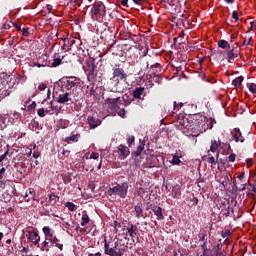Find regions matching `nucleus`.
Here are the masks:
<instances>
[{
	"instance_id": "nucleus-57",
	"label": "nucleus",
	"mask_w": 256,
	"mask_h": 256,
	"mask_svg": "<svg viewBox=\"0 0 256 256\" xmlns=\"http://www.w3.org/2000/svg\"><path fill=\"white\" fill-rule=\"evenodd\" d=\"M69 3H71L72 5H77L78 7H81V3L79 2V0H70Z\"/></svg>"
},
{
	"instance_id": "nucleus-26",
	"label": "nucleus",
	"mask_w": 256,
	"mask_h": 256,
	"mask_svg": "<svg viewBox=\"0 0 256 256\" xmlns=\"http://www.w3.org/2000/svg\"><path fill=\"white\" fill-rule=\"evenodd\" d=\"M25 199L26 201H31V199L35 201V189L29 188L28 190H26Z\"/></svg>"
},
{
	"instance_id": "nucleus-1",
	"label": "nucleus",
	"mask_w": 256,
	"mask_h": 256,
	"mask_svg": "<svg viewBox=\"0 0 256 256\" xmlns=\"http://www.w3.org/2000/svg\"><path fill=\"white\" fill-rule=\"evenodd\" d=\"M127 72H125V69L119 67V65H115V67L112 69V77L110 78L108 82V89L111 93H121V81H127Z\"/></svg>"
},
{
	"instance_id": "nucleus-20",
	"label": "nucleus",
	"mask_w": 256,
	"mask_h": 256,
	"mask_svg": "<svg viewBox=\"0 0 256 256\" xmlns=\"http://www.w3.org/2000/svg\"><path fill=\"white\" fill-rule=\"evenodd\" d=\"M230 181L231 179L227 174L222 175L221 178L218 180V182L220 183V187H222V189H225V187L229 185Z\"/></svg>"
},
{
	"instance_id": "nucleus-39",
	"label": "nucleus",
	"mask_w": 256,
	"mask_h": 256,
	"mask_svg": "<svg viewBox=\"0 0 256 256\" xmlns=\"http://www.w3.org/2000/svg\"><path fill=\"white\" fill-rule=\"evenodd\" d=\"M218 47H220V49H227V47H230V45L229 42H227V40H219Z\"/></svg>"
},
{
	"instance_id": "nucleus-60",
	"label": "nucleus",
	"mask_w": 256,
	"mask_h": 256,
	"mask_svg": "<svg viewBox=\"0 0 256 256\" xmlns=\"http://www.w3.org/2000/svg\"><path fill=\"white\" fill-rule=\"evenodd\" d=\"M32 127H33V129H39V122L34 121V122L32 123Z\"/></svg>"
},
{
	"instance_id": "nucleus-11",
	"label": "nucleus",
	"mask_w": 256,
	"mask_h": 256,
	"mask_svg": "<svg viewBox=\"0 0 256 256\" xmlns=\"http://www.w3.org/2000/svg\"><path fill=\"white\" fill-rule=\"evenodd\" d=\"M193 118L189 117H182L178 119V123H179V129H181V131H183V133H188L189 135V131L191 130V124H192Z\"/></svg>"
},
{
	"instance_id": "nucleus-35",
	"label": "nucleus",
	"mask_w": 256,
	"mask_h": 256,
	"mask_svg": "<svg viewBox=\"0 0 256 256\" xmlns=\"http://www.w3.org/2000/svg\"><path fill=\"white\" fill-rule=\"evenodd\" d=\"M49 203H52V205L59 203V196H57L54 192L50 193L49 194Z\"/></svg>"
},
{
	"instance_id": "nucleus-2",
	"label": "nucleus",
	"mask_w": 256,
	"mask_h": 256,
	"mask_svg": "<svg viewBox=\"0 0 256 256\" xmlns=\"http://www.w3.org/2000/svg\"><path fill=\"white\" fill-rule=\"evenodd\" d=\"M205 121H207V118L202 116L198 119L192 118V124L188 135L191 137H199L201 133L207 131V123Z\"/></svg>"
},
{
	"instance_id": "nucleus-7",
	"label": "nucleus",
	"mask_w": 256,
	"mask_h": 256,
	"mask_svg": "<svg viewBox=\"0 0 256 256\" xmlns=\"http://www.w3.org/2000/svg\"><path fill=\"white\" fill-rule=\"evenodd\" d=\"M129 191V183L123 182L121 184H116V186L110 188L109 192L116 197H120V199H125L127 197V193Z\"/></svg>"
},
{
	"instance_id": "nucleus-29",
	"label": "nucleus",
	"mask_w": 256,
	"mask_h": 256,
	"mask_svg": "<svg viewBox=\"0 0 256 256\" xmlns=\"http://www.w3.org/2000/svg\"><path fill=\"white\" fill-rule=\"evenodd\" d=\"M61 177H62L63 183L65 185H69V183H71V181H73V178H71V173L70 172L63 173L61 175Z\"/></svg>"
},
{
	"instance_id": "nucleus-51",
	"label": "nucleus",
	"mask_w": 256,
	"mask_h": 256,
	"mask_svg": "<svg viewBox=\"0 0 256 256\" xmlns=\"http://www.w3.org/2000/svg\"><path fill=\"white\" fill-rule=\"evenodd\" d=\"M7 155H9V149H7L5 153L0 156V163H3V160L5 157H7Z\"/></svg>"
},
{
	"instance_id": "nucleus-54",
	"label": "nucleus",
	"mask_w": 256,
	"mask_h": 256,
	"mask_svg": "<svg viewBox=\"0 0 256 256\" xmlns=\"http://www.w3.org/2000/svg\"><path fill=\"white\" fill-rule=\"evenodd\" d=\"M253 163H254L253 159H251V158L246 159L247 167H252Z\"/></svg>"
},
{
	"instance_id": "nucleus-50",
	"label": "nucleus",
	"mask_w": 256,
	"mask_h": 256,
	"mask_svg": "<svg viewBox=\"0 0 256 256\" xmlns=\"http://www.w3.org/2000/svg\"><path fill=\"white\" fill-rule=\"evenodd\" d=\"M37 115L39 117H45V110L43 108L38 109Z\"/></svg>"
},
{
	"instance_id": "nucleus-47",
	"label": "nucleus",
	"mask_w": 256,
	"mask_h": 256,
	"mask_svg": "<svg viewBox=\"0 0 256 256\" xmlns=\"http://www.w3.org/2000/svg\"><path fill=\"white\" fill-rule=\"evenodd\" d=\"M238 179L239 181H241L242 183H245V172H240L238 174Z\"/></svg>"
},
{
	"instance_id": "nucleus-62",
	"label": "nucleus",
	"mask_w": 256,
	"mask_h": 256,
	"mask_svg": "<svg viewBox=\"0 0 256 256\" xmlns=\"http://www.w3.org/2000/svg\"><path fill=\"white\" fill-rule=\"evenodd\" d=\"M13 26L15 27V29L17 31H21V25L17 24V23H14Z\"/></svg>"
},
{
	"instance_id": "nucleus-16",
	"label": "nucleus",
	"mask_w": 256,
	"mask_h": 256,
	"mask_svg": "<svg viewBox=\"0 0 256 256\" xmlns=\"http://www.w3.org/2000/svg\"><path fill=\"white\" fill-rule=\"evenodd\" d=\"M199 237V241L203 250V255H205L206 253H209V248L207 247V234L205 233H201L198 235Z\"/></svg>"
},
{
	"instance_id": "nucleus-18",
	"label": "nucleus",
	"mask_w": 256,
	"mask_h": 256,
	"mask_svg": "<svg viewBox=\"0 0 256 256\" xmlns=\"http://www.w3.org/2000/svg\"><path fill=\"white\" fill-rule=\"evenodd\" d=\"M144 94H145V88L144 87H136L132 91L133 99L131 101H135V99H143V98H141V96L144 95Z\"/></svg>"
},
{
	"instance_id": "nucleus-4",
	"label": "nucleus",
	"mask_w": 256,
	"mask_h": 256,
	"mask_svg": "<svg viewBox=\"0 0 256 256\" xmlns=\"http://www.w3.org/2000/svg\"><path fill=\"white\" fill-rule=\"evenodd\" d=\"M79 88V82L77 79L70 77L68 79L62 80V91H66L73 95V100L77 101L76 97L79 95L77 89Z\"/></svg>"
},
{
	"instance_id": "nucleus-45",
	"label": "nucleus",
	"mask_w": 256,
	"mask_h": 256,
	"mask_svg": "<svg viewBox=\"0 0 256 256\" xmlns=\"http://www.w3.org/2000/svg\"><path fill=\"white\" fill-rule=\"evenodd\" d=\"M35 107H37V103L33 101L30 105H28V111H35Z\"/></svg>"
},
{
	"instance_id": "nucleus-55",
	"label": "nucleus",
	"mask_w": 256,
	"mask_h": 256,
	"mask_svg": "<svg viewBox=\"0 0 256 256\" xmlns=\"http://www.w3.org/2000/svg\"><path fill=\"white\" fill-rule=\"evenodd\" d=\"M90 159H99V153L92 152L91 155H90Z\"/></svg>"
},
{
	"instance_id": "nucleus-59",
	"label": "nucleus",
	"mask_w": 256,
	"mask_h": 256,
	"mask_svg": "<svg viewBox=\"0 0 256 256\" xmlns=\"http://www.w3.org/2000/svg\"><path fill=\"white\" fill-rule=\"evenodd\" d=\"M191 202L193 203V205H197V203H199V199L194 196V197L191 199Z\"/></svg>"
},
{
	"instance_id": "nucleus-23",
	"label": "nucleus",
	"mask_w": 256,
	"mask_h": 256,
	"mask_svg": "<svg viewBox=\"0 0 256 256\" xmlns=\"http://www.w3.org/2000/svg\"><path fill=\"white\" fill-rule=\"evenodd\" d=\"M10 91L7 88L3 87V83L0 82V101H3L5 97H9Z\"/></svg>"
},
{
	"instance_id": "nucleus-32",
	"label": "nucleus",
	"mask_w": 256,
	"mask_h": 256,
	"mask_svg": "<svg viewBox=\"0 0 256 256\" xmlns=\"http://www.w3.org/2000/svg\"><path fill=\"white\" fill-rule=\"evenodd\" d=\"M57 55H59V54H54V59H53L52 63L50 64L51 67H59V65H61V63L63 61V57L59 58V57H57Z\"/></svg>"
},
{
	"instance_id": "nucleus-31",
	"label": "nucleus",
	"mask_w": 256,
	"mask_h": 256,
	"mask_svg": "<svg viewBox=\"0 0 256 256\" xmlns=\"http://www.w3.org/2000/svg\"><path fill=\"white\" fill-rule=\"evenodd\" d=\"M134 211L136 213V219H141V217H143V208L141 207V205L134 206Z\"/></svg>"
},
{
	"instance_id": "nucleus-30",
	"label": "nucleus",
	"mask_w": 256,
	"mask_h": 256,
	"mask_svg": "<svg viewBox=\"0 0 256 256\" xmlns=\"http://www.w3.org/2000/svg\"><path fill=\"white\" fill-rule=\"evenodd\" d=\"M144 149H145V142H140V145L138 146L137 151L132 152V155H134V157H139V155L143 153Z\"/></svg>"
},
{
	"instance_id": "nucleus-25",
	"label": "nucleus",
	"mask_w": 256,
	"mask_h": 256,
	"mask_svg": "<svg viewBox=\"0 0 256 256\" xmlns=\"http://www.w3.org/2000/svg\"><path fill=\"white\" fill-rule=\"evenodd\" d=\"M172 195L174 199H180L181 198V186L179 184H176L172 189Z\"/></svg>"
},
{
	"instance_id": "nucleus-21",
	"label": "nucleus",
	"mask_w": 256,
	"mask_h": 256,
	"mask_svg": "<svg viewBox=\"0 0 256 256\" xmlns=\"http://www.w3.org/2000/svg\"><path fill=\"white\" fill-rule=\"evenodd\" d=\"M48 241L52 245H55L57 249H59L60 251H63V244L59 243V238H57V236H52L51 238H48Z\"/></svg>"
},
{
	"instance_id": "nucleus-10",
	"label": "nucleus",
	"mask_w": 256,
	"mask_h": 256,
	"mask_svg": "<svg viewBox=\"0 0 256 256\" xmlns=\"http://www.w3.org/2000/svg\"><path fill=\"white\" fill-rule=\"evenodd\" d=\"M119 101H121V96L106 98L104 100V107L109 113H115V111H119Z\"/></svg>"
},
{
	"instance_id": "nucleus-46",
	"label": "nucleus",
	"mask_w": 256,
	"mask_h": 256,
	"mask_svg": "<svg viewBox=\"0 0 256 256\" xmlns=\"http://www.w3.org/2000/svg\"><path fill=\"white\" fill-rule=\"evenodd\" d=\"M223 239H229L231 237V231L226 230L225 232H222Z\"/></svg>"
},
{
	"instance_id": "nucleus-61",
	"label": "nucleus",
	"mask_w": 256,
	"mask_h": 256,
	"mask_svg": "<svg viewBox=\"0 0 256 256\" xmlns=\"http://www.w3.org/2000/svg\"><path fill=\"white\" fill-rule=\"evenodd\" d=\"M246 185L247 184H241L238 191H245V189H247Z\"/></svg>"
},
{
	"instance_id": "nucleus-36",
	"label": "nucleus",
	"mask_w": 256,
	"mask_h": 256,
	"mask_svg": "<svg viewBox=\"0 0 256 256\" xmlns=\"http://www.w3.org/2000/svg\"><path fill=\"white\" fill-rule=\"evenodd\" d=\"M42 231H43L45 237H50V238L53 237L54 231L51 230V228L49 226H44L42 228Z\"/></svg>"
},
{
	"instance_id": "nucleus-42",
	"label": "nucleus",
	"mask_w": 256,
	"mask_h": 256,
	"mask_svg": "<svg viewBox=\"0 0 256 256\" xmlns=\"http://www.w3.org/2000/svg\"><path fill=\"white\" fill-rule=\"evenodd\" d=\"M65 207L69 209L70 211H75V204L73 202H66Z\"/></svg>"
},
{
	"instance_id": "nucleus-34",
	"label": "nucleus",
	"mask_w": 256,
	"mask_h": 256,
	"mask_svg": "<svg viewBox=\"0 0 256 256\" xmlns=\"http://www.w3.org/2000/svg\"><path fill=\"white\" fill-rule=\"evenodd\" d=\"M79 137H81V135L79 134H73L70 137L65 138V143H71V141H73L74 143H77V141H79Z\"/></svg>"
},
{
	"instance_id": "nucleus-37",
	"label": "nucleus",
	"mask_w": 256,
	"mask_h": 256,
	"mask_svg": "<svg viewBox=\"0 0 256 256\" xmlns=\"http://www.w3.org/2000/svg\"><path fill=\"white\" fill-rule=\"evenodd\" d=\"M81 220H82L81 226L85 227V225H87V223H89V221H91V218H89V215L85 212L84 214H82Z\"/></svg>"
},
{
	"instance_id": "nucleus-56",
	"label": "nucleus",
	"mask_w": 256,
	"mask_h": 256,
	"mask_svg": "<svg viewBox=\"0 0 256 256\" xmlns=\"http://www.w3.org/2000/svg\"><path fill=\"white\" fill-rule=\"evenodd\" d=\"M38 89H39V91H45V89H47V84H44V83L40 84L38 86Z\"/></svg>"
},
{
	"instance_id": "nucleus-63",
	"label": "nucleus",
	"mask_w": 256,
	"mask_h": 256,
	"mask_svg": "<svg viewBox=\"0 0 256 256\" xmlns=\"http://www.w3.org/2000/svg\"><path fill=\"white\" fill-rule=\"evenodd\" d=\"M3 175H5V168H1L0 169V179L3 177Z\"/></svg>"
},
{
	"instance_id": "nucleus-41",
	"label": "nucleus",
	"mask_w": 256,
	"mask_h": 256,
	"mask_svg": "<svg viewBox=\"0 0 256 256\" xmlns=\"http://www.w3.org/2000/svg\"><path fill=\"white\" fill-rule=\"evenodd\" d=\"M248 89H249L250 93H253V95H256V84L255 83L248 84Z\"/></svg>"
},
{
	"instance_id": "nucleus-17",
	"label": "nucleus",
	"mask_w": 256,
	"mask_h": 256,
	"mask_svg": "<svg viewBox=\"0 0 256 256\" xmlns=\"http://www.w3.org/2000/svg\"><path fill=\"white\" fill-rule=\"evenodd\" d=\"M77 41L75 39H65L64 38V43L61 47L62 51H71L73 49V45H75Z\"/></svg>"
},
{
	"instance_id": "nucleus-44",
	"label": "nucleus",
	"mask_w": 256,
	"mask_h": 256,
	"mask_svg": "<svg viewBox=\"0 0 256 256\" xmlns=\"http://www.w3.org/2000/svg\"><path fill=\"white\" fill-rule=\"evenodd\" d=\"M232 19H234V23H237V21H239V13L237 11L232 12Z\"/></svg>"
},
{
	"instance_id": "nucleus-27",
	"label": "nucleus",
	"mask_w": 256,
	"mask_h": 256,
	"mask_svg": "<svg viewBox=\"0 0 256 256\" xmlns=\"http://www.w3.org/2000/svg\"><path fill=\"white\" fill-rule=\"evenodd\" d=\"M227 59L230 63H233L237 57H239V54L235 53V49H232L226 53Z\"/></svg>"
},
{
	"instance_id": "nucleus-3",
	"label": "nucleus",
	"mask_w": 256,
	"mask_h": 256,
	"mask_svg": "<svg viewBox=\"0 0 256 256\" xmlns=\"http://www.w3.org/2000/svg\"><path fill=\"white\" fill-rule=\"evenodd\" d=\"M91 17L95 19V21H103L105 16L107 15V7L101 1L95 2L91 9Z\"/></svg>"
},
{
	"instance_id": "nucleus-38",
	"label": "nucleus",
	"mask_w": 256,
	"mask_h": 256,
	"mask_svg": "<svg viewBox=\"0 0 256 256\" xmlns=\"http://www.w3.org/2000/svg\"><path fill=\"white\" fill-rule=\"evenodd\" d=\"M181 107H185L186 109L188 107H191V105L189 104H184V103H177V101H174V111H179V109H181Z\"/></svg>"
},
{
	"instance_id": "nucleus-8",
	"label": "nucleus",
	"mask_w": 256,
	"mask_h": 256,
	"mask_svg": "<svg viewBox=\"0 0 256 256\" xmlns=\"http://www.w3.org/2000/svg\"><path fill=\"white\" fill-rule=\"evenodd\" d=\"M22 237L27 239V243H31L38 248L40 247L39 243L41 241V236H39V231L37 229L23 231Z\"/></svg>"
},
{
	"instance_id": "nucleus-33",
	"label": "nucleus",
	"mask_w": 256,
	"mask_h": 256,
	"mask_svg": "<svg viewBox=\"0 0 256 256\" xmlns=\"http://www.w3.org/2000/svg\"><path fill=\"white\" fill-rule=\"evenodd\" d=\"M40 251H49L51 249V246H49V239H45V241L42 242L41 246L38 248Z\"/></svg>"
},
{
	"instance_id": "nucleus-12",
	"label": "nucleus",
	"mask_w": 256,
	"mask_h": 256,
	"mask_svg": "<svg viewBox=\"0 0 256 256\" xmlns=\"http://www.w3.org/2000/svg\"><path fill=\"white\" fill-rule=\"evenodd\" d=\"M117 154H118V159H120V161H124V159H127V157L131 155V151L129 150V147L123 144H120L118 146Z\"/></svg>"
},
{
	"instance_id": "nucleus-9",
	"label": "nucleus",
	"mask_w": 256,
	"mask_h": 256,
	"mask_svg": "<svg viewBox=\"0 0 256 256\" xmlns=\"http://www.w3.org/2000/svg\"><path fill=\"white\" fill-rule=\"evenodd\" d=\"M126 231L129 237H131L132 239V243L130 244L127 243L126 247H128L129 249H133V247L137 245V243L135 242V239H139V227H137V225L133 223H128L126 227Z\"/></svg>"
},
{
	"instance_id": "nucleus-48",
	"label": "nucleus",
	"mask_w": 256,
	"mask_h": 256,
	"mask_svg": "<svg viewBox=\"0 0 256 256\" xmlns=\"http://www.w3.org/2000/svg\"><path fill=\"white\" fill-rule=\"evenodd\" d=\"M117 113H118L119 117H122V119H125L126 113H125V109L124 108L119 109Z\"/></svg>"
},
{
	"instance_id": "nucleus-40",
	"label": "nucleus",
	"mask_w": 256,
	"mask_h": 256,
	"mask_svg": "<svg viewBox=\"0 0 256 256\" xmlns=\"http://www.w3.org/2000/svg\"><path fill=\"white\" fill-rule=\"evenodd\" d=\"M135 143V136L133 135H128L127 136V144H128V147H133Z\"/></svg>"
},
{
	"instance_id": "nucleus-53",
	"label": "nucleus",
	"mask_w": 256,
	"mask_h": 256,
	"mask_svg": "<svg viewBox=\"0 0 256 256\" xmlns=\"http://www.w3.org/2000/svg\"><path fill=\"white\" fill-rule=\"evenodd\" d=\"M251 41H253V37H250L248 40H244L242 45L244 46L251 45Z\"/></svg>"
},
{
	"instance_id": "nucleus-22",
	"label": "nucleus",
	"mask_w": 256,
	"mask_h": 256,
	"mask_svg": "<svg viewBox=\"0 0 256 256\" xmlns=\"http://www.w3.org/2000/svg\"><path fill=\"white\" fill-rule=\"evenodd\" d=\"M219 145L216 140H212V145L210 147L211 153H216V160L219 161Z\"/></svg>"
},
{
	"instance_id": "nucleus-58",
	"label": "nucleus",
	"mask_w": 256,
	"mask_h": 256,
	"mask_svg": "<svg viewBox=\"0 0 256 256\" xmlns=\"http://www.w3.org/2000/svg\"><path fill=\"white\" fill-rule=\"evenodd\" d=\"M228 160L230 161V163H233L235 161V154H230Z\"/></svg>"
},
{
	"instance_id": "nucleus-14",
	"label": "nucleus",
	"mask_w": 256,
	"mask_h": 256,
	"mask_svg": "<svg viewBox=\"0 0 256 256\" xmlns=\"http://www.w3.org/2000/svg\"><path fill=\"white\" fill-rule=\"evenodd\" d=\"M72 95L73 94H71V92H63L62 94H59L57 97V103H61L64 105V103L73 101V98H71Z\"/></svg>"
},
{
	"instance_id": "nucleus-6",
	"label": "nucleus",
	"mask_w": 256,
	"mask_h": 256,
	"mask_svg": "<svg viewBox=\"0 0 256 256\" xmlns=\"http://www.w3.org/2000/svg\"><path fill=\"white\" fill-rule=\"evenodd\" d=\"M83 69L87 75L88 81H95V77H97V66L95 65V58L90 57Z\"/></svg>"
},
{
	"instance_id": "nucleus-5",
	"label": "nucleus",
	"mask_w": 256,
	"mask_h": 256,
	"mask_svg": "<svg viewBox=\"0 0 256 256\" xmlns=\"http://www.w3.org/2000/svg\"><path fill=\"white\" fill-rule=\"evenodd\" d=\"M104 253L109 256H123L121 248H119V242H107V239L104 240Z\"/></svg>"
},
{
	"instance_id": "nucleus-43",
	"label": "nucleus",
	"mask_w": 256,
	"mask_h": 256,
	"mask_svg": "<svg viewBox=\"0 0 256 256\" xmlns=\"http://www.w3.org/2000/svg\"><path fill=\"white\" fill-rule=\"evenodd\" d=\"M179 163H181V159L179 158V156H173L172 164L173 165H179Z\"/></svg>"
},
{
	"instance_id": "nucleus-52",
	"label": "nucleus",
	"mask_w": 256,
	"mask_h": 256,
	"mask_svg": "<svg viewBox=\"0 0 256 256\" xmlns=\"http://www.w3.org/2000/svg\"><path fill=\"white\" fill-rule=\"evenodd\" d=\"M50 109L54 111V115H59V109L57 107L53 106V104L50 105Z\"/></svg>"
},
{
	"instance_id": "nucleus-13",
	"label": "nucleus",
	"mask_w": 256,
	"mask_h": 256,
	"mask_svg": "<svg viewBox=\"0 0 256 256\" xmlns=\"http://www.w3.org/2000/svg\"><path fill=\"white\" fill-rule=\"evenodd\" d=\"M231 135L236 143H245V137H243L240 129L235 128L231 131Z\"/></svg>"
},
{
	"instance_id": "nucleus-19",
	"label": "nucleus",
	"mask_w": 256,
	"mask_h": 256,
	"mask_svg": "<svg viewBox=\"0 0 256 256\" xmlns=\"http://www.w3.org/2000/svg\"><path fill=\"white\" fill-rule=\"evenodd\" d=\"M87 121L91 129H95V127H99V125H101V120L97 117L88 116Z\"/></svg>"
},
{
	"instance_id": "nucleus-64",
	"label": "nucleus",
	"mask_w": 256,
	"mask_h": 256,
	"mask_svg": "<svg viewBox=\"0 0 256 256\" xmlns=\"http://www.w3.org/2000/svg\"><path fill=\"white\" fill-rule=\"evenodd\" d=\"M88 256H102V255H101V252H97L95 254L90 253V254H88Z\"/></svg>"
},
{
	"instance_id": "nucleus-15",
	"label": "nucleus",
	"mask_w": 256,
	"mask_h": 256,
	"mask_svg": "<svg viewBox=\"0 0 256 256\" xmlns=\"http://www.w3.org/2000/svg\"><path fill=\"white\" fill-rule=\"evenodd\" d=\"M151 211H153L154 215H156L158 221H163L165 216H163V208L157 205H150Z\"/></svg>"
},
{
	"instance_id": "nucleus-28",
	"label": "nucleus",
	"mask_w": 256,
	"mask_h": 256,
	"mask_svg": "<svg viewBox=\"0 0 256 256\" xmlns=\"http://www.w3.org/2000/svg\"><path fill=\"white\" fill-rule=\"evenodd\" d=\"M203 161H207L211 165H217V161H215V157L208 151V155L203 156Z\"/></svg>"
},
{
	"instance_id": "nucleus-49",
	"label": "nucleus",
	"mask_w": 256,
	"mask_h": 256,
	"mask_svg": "<svg viewBox=\"0 0 256 256\" xmlns=\"http://www.w3.org/2000/svg\"><path fill=\"white\" fill-rule=\"evenodd\" d=\"M22 35L23 37H29V28L25 27L22 29Z\"/></svg>"
},
{
	"instance_id": "nucleus-24",
	"label": "nucleus",
	"mask_w": 256,
	"mask_h": 256,
	"mask_svg": "<svg viewBox=\"0 0 256 256\" xmlns=\"http://www.w3.org/2000/svg\"><path fill=\"white\" fill-rule=\"evenodd\" d=\"M244 80H245V77L243 76H238L234 80H232V85L234 89H239V87H241Z\"/></svg>"
}]
</instances>
